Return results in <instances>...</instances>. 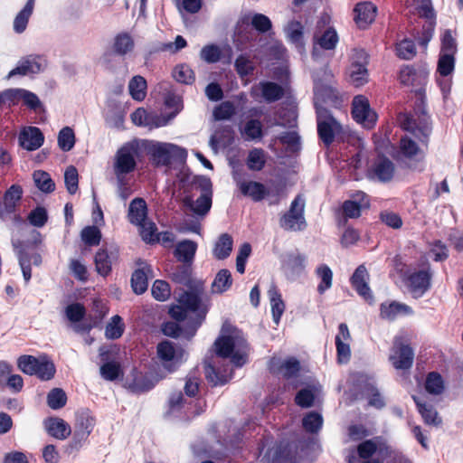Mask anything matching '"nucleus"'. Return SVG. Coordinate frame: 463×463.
<instances>
[{
	"mask_svg": "<svg viewBox=\"0 0 463 463\" xmlns=\"http://www.w3.org/2000/svg\"><path fill=\"white\" fill-rule=\"evenodd\" d=\"M305 202L300 194L291 202L289 210L279 219V225L286 231L300 232L306 229L307 222L304 216Z\"/></svg>",
	"mask_w": 463,
	"mask_h": 463,
	"instance_id": "9",
	"label": "nucleus"
},
{
	"mask_svg": "<svg viewBox=\"0 0 463 463\" xmlns=\"http://www.w3.org/2000/svg\"><path fill=\"white\" fill-rule=\"evenodd\" d=\"M44 427L48 434L58 439H67L71 433V426L61 418H48L44 420Z\"/></svg>",
	"mask_w": 463,
	"mask_h": 463,
	"instance_id": "31",
	"label": "nucleus"
},
{
	"mask_svg": "<svg viewBox=\"0 0 463 463\" xmlns=\"http://www.w3.org/2000/svg\"><path fill=\"white\" fill-rule=\"evenodd\" d=\"M399 148L401 154L408 159H412L418 155L420 156L419 160L424 158V154L420 151L419 146L411 138L403 137L400 139Z\"/></svg>",
	"mask_w": 463,
	"mask_h": 463,
	"instance_id": "42",
	"label": "nucleus"
},
{
	"mask_svg": "<svg viewBox=\"0 0 463 463\" xmlns=\"http://www.w3.org/2000/svg\"><path fill=\"white\" fill-rule=\"evenodd\" d=\"M173 78L179 83L191 85L195 80L194 71L187 64L176 65L172 72Z\"/></svg>",
	"mask_w": 463,
	"mask_h": 463,
	"instance_id": "51",
	"label": "nucleus"
},
{
	"mask_svg": "<svg viewBox=\"0 0 463 463\" xmlns=\"http://www.w3.org/2000/svg\"><path fill=\"white\" fill-rule=\"evenodd\" d=\"M196 250L197 243L195 241L183 240L177 243L174 255L178 261L192 265Z\"/></svg>",
	"mask_w": 463,
	"mask_h": 463,
	"instance_id": "33",
	"label": "nucleus"
},
{
	"mask_svg": "<svg viewBox=\"0 0 463 463\" xmlns=\"http://www.w3.org/2000/svg\"><path fill=\"white\" fill-rule=\"evenodd\" d=\"M96 424V419L89 409H83L76 413L74 432L70 443L71 449L78 450L89 438Z\"/></svg>",
	"mask_w": 463,
	"mask_h": 463,
	"instance_id": "8",
	"label": "nucleus"
},
{
	"mask_svg": "<svg viewBox=\"0 0 463 463\" xmlns=\"http://www.w3.org/2000/svg\"><path fill=\"white\" fill-rule=\"evenodd\" d=\"M234 68L240 77L244 78L253 74L255 65L253 61L245 54H240L235 61Z\"/></svg>",
	"mask_w": 463,
	"mask_h": 463,
	"instance_id": "56",
	"label": "nucleus"
},
{
	"mask_svg": "<svg viewBox=\"0 0 463 463\" xmlns=\"http://www.w3.org/2000/svg\"><path fill=\"white\" fill-rule=\"evenodd\" d=\"M368 281L369 273L365 266L363 264L359 265L350 278V283L352 288L359 296L371 303L373 300V297L368 285Z\"/></svg>",
	"mask_w": 463,
	"mask_h": 463,
	"instance_id": "23",
	"label": "nucleus"
},
{
	"mask_svg": "<svg viewBox=\"0 0 463 463\" xmlns=\"http://www.w3.org/2000/svg\"><path fill=\"white\" fill-rule=\"evenodd\" d=\"M247 140L260 139L263 137L262 124L259 119H249L242 131Z\"/></svg>",
	"mask_w": 463,
	"mask_h": 463,
	"instance_id": "60",
	"label": "nucleus"
},
{
	"mask_svg": "<svg viewBox=\"0 0 463 463\" xmlns=\"http://www.w3.org/2000/svg\"><path fill=\"white\" fill-rule=\"evenodd\" d=\"M67 395L61 388L52 389L47 395V404L52 410L61 409L66 405Z\"/></svg>",
	"mask_w": 463,
	"mask_h": 463,
	"instance_id": "59",
	"label": "nucleus"
},
{
	"mask_svg": "<svg viewBox=\"0 0 463 463\" xmlns=\"http://www.w3.org/2000/svg\"><path fill=\"white\" fill-rule=\"evenodd\" d=\"M429 71L423 65H403L399 72V80L404 86L418 88L419 91L427 84Z\"/></svg>",
	"mask_w": 463,
	"mask_h": 463,
	"instance_id": "14",
	"label": "nucleus"
},
{
	"mask_svg": "<svg viewBox=\"0 0 463 463\" xmlns=\"http://www.w3.org/2000/svg\"><path fill=\"white\" fill-rule=\"evenodd\" d=\"M370 172L380 182L387 183L393 178L395 166L392 160L382 155L375 159Z\"/></svg>",
	"mask_w": 463,
	"mask_h": 463,
	"instance_id": "25",
	"label": "nucleus"
},
{
	"mask_svg": "<svg viewBox=\"0 0 463 463\" xmlns=\"http://www.w3.org/2000/svg\"><path fill=\"white\" fill-rule=\"evenodd\" d=\"M455 68V56L442 53L439 55L436 82L440 88L444 96L449 93L451 88V76Z\"/></svg>",
	"mask_w": 463,
	"mask_h": 463,
	"instance_id": "15",
	"label": "nucleus"
},
{
	"mask_svg": "<svg viewBox=\"0 0 463 463\" xmlns=\"http://www.w3.org/2000/svg\"><path fill=\"white\" fill-rule=\"evenodd\" d=\"M35 0H27L24 8L16 14L14 20V31L22 33L26 30L29 19L33 14Z\"/></svg>",
	"mask_w": 463,
	"mask_h": 463,
	"instance_id": "35",
	"label": "nucleus"
},
{
	"mask_svg": "<svg viewBox=\"0 0 463 463\" xmlns=\"http://www.w3.org/2000/svg\"><path fill=\"white\" fill-rule=\"evenodd\" d=\"M357 196L361 197L359 201L346 200L343 203L342 210L346 218H358L361 216L362 209L370 206V201L365 194L361 193Z\"/></svg>",
	"mask_w": 463,
	"mask_h": 463,
	"instance_id": "34",
	"label": "nucleus"
},
{
	"mask_svg": "<svg viewBox=\"0 0 463 463\" xmlns=\"http://www.w3.org/2000/svg\"><path fill=\"white\" fill-rule=\"evenodd\" d=\"M80 237L87 246L93 247L99 245L102 235L97 226L90 225L81 230Z\"/></svg>",
	"mask_w": 463,
	"mask_h": 463,
	"instance_id": "57",
	"label": "nucleus"
},
{
	"mask_svg": "<svg viewBox=\"0 0 463 463\" xmlns=\"http://www.w3.org/2000/svg\"><path fill=\"white\" fill-rule=\"evenodd\" d=\"M33 181L37 188L46 194L52 193L55 190V184L49 173L43 170L34 171Z\"/></svg>",
	"mask_w": 463,
	"mask_h": 463,
	"instance_id": "49",
	"label": "nucleus"
},
{
	"mask_svg": "<svg viewBox=\"0 0 463 463\" xmlns=\"http://www.w3.org/2000/svg\"><path fill=\"white\" fill-rule=\"evenodd\" d=\"M184 350L169 340H163L156 345V358L167 373H173L180 366Z\"/></svg>",
	"mask_w": 463,
	"mask_h": 463,
	"instance_id": "10",
	"label": "nucleus"
},
{
	"mask_svg": "<svg viewBox=\"0 0 463 463\" xmlns=\"http://www.w3.org/2000/svg\"><path fill=\"white\" fill-rule=\"evenodd\" d=\"M316 274L320 279V283L317 285V292L323 295L332 287L333 272L326 264H321L317 268Z\"/></svg>",
	"mask_w": 463,
	"mask_h": 463,
	"instance_id": "44",
	"label": "nucleus"
},
{
	"mask_svg": "<svg viewBox=\"0 0 463 463\" xmlns=\"http://www.w3.org/2000/svg\"><path fill=\"white\" fill-rule=\"evenodd\" d=\"M44 141V136L37 127H28L19 135V143L21 146L28 151H33L42 146Z\"/></svg>",
	"mask_w": 463,
	"mask_h": 463,
	"instance_id": "26",
	"label": "nucleus"
},
{
	"mask_svg": "<svg viewBox=\"0 0 463 463\" xmlns=\"http://www.w3.org/2000/svg\"><path fill=\"white\" fill-rule=\"evenodd\" d=\"M350 80L355 87L365 84L368 80V71L364 64L352 62L350 67Z\"/></svg>",
	"mask_w": 463,
	"mask_h": 463,
	"instance_id": "52",
	"label": "nucleus"
},
{
	"mask_svg": "<svg viewBox=\"0 0 463 463\" xmlns=\"http://www.w3.org/2000/svg\"><path fill=\"white\" fill-rule=\"evenodd\" d=\"M148 209L146 201L141 197L134 198L128 207V219L131 224L138 225L147 220Z\"/></svg>",
	"mask_w": 463,
	"mask_h": 463,
	"instance_id": "30",
	"label": "nucleus"
},
{
	"mask_svg": "<svg viewBox=\"0 0 463 463\" xmlns=\"http://www.w3.org/2000/svg\"><path fill=\"white\" fill-rule=\"evenodd\" d=\"M75 145V135L70 127L62 128L58 134V146L63 152L71 151Z\"/></svg>",
	"mask_w": 463,
	"mask_h": 463,
	"instance_id": "58",
	"label": "nucleus"
},
{
	"mask_svg": "<svg viewBox=\"0 0 463 463\" xmlns=\"http://www.w3.org/2000/svg\"><path fill=\"white\" fill-rule=\"evenodd\" d=\"M232 285V278L229 269H222L218 271L213 283V293L222 294L227 291Z\"/></svg>",
	"mask_w": 463,
	"mask_h": 463,
	"instance_id": "40",
	"label": "nucleus"
},
{
	"mask_svg": "<svg viewBox=\"0 0 463 463\" xmlns=\"http://www.w3.org/2000/svg\"><path fill=\"white\" fill-rule=\"evenodd\" d=\"M338 41V34L333 27H328L321 36L317 38L315 37V43L318 44L326 51L334 50L336 47Z\"/></svg>",
	"mask_w": 463,
	"mask_h": 463,
	"instance_id": "46",
	"label": "nucleus"
},
{
	"mask_svg": "<svg viewBox=\"0 0 463 463\" xmlns=\"http://www.w3.org/2000/svg\"><path fill=\"white\" fill-rule=\"evenodd\" d=\"M165 375L154 377L147 373H143L137 368L134 367L130 371V379L127 383L128 391L135 394H141L152 390L159 380L163 379Z\"/></svg>",
	"mask_w": 463,
	"mask_h": 463,
	"instance_id": "16",
	"label": "nucleus"
},
{
	"mask_svg": "<svg viewBox=\"0 0 463 463\" xmlns=\"http://www.w3.org/2000/svg\"><path fill=\"white\" fill-rule=\"evenodd\" d=\"M351 114L355 122L367 129L373 128L378 118L376 112L371 109L368 99L363 95L354 98Z\"/></svg>",
	"mask_w": 463,
	"mask_h": 463,
	"instance_id": "13",
	"label": "nucleus"
},
{
	"mask_svg": "<svg viewBox=\"0 0 463 463\" xmlns=\"http://www.w3.org/2000/svg\"><path fill=\"white\" fill-rule=\"evenodd\" d=\"M425 391L431 395H440L445 390V383L441 374L438 372H430L424 382Z\"/></svg>",
	"mask_w": 463,
	"mask_h": 463,
	"instance_id": "37",
	"label": "nucleus"
},
{
	"mask_svg": "<svg viewBox=\"0 0 463 463\" xmlns=\"http://www.w3.org/2000/svg\"><path fill=\"white\" fill-rule=\"evenodd\" d=\"M246 346L244 339H239L233 335H220L214 341L216 355L221 358H230L237 367L242 366L247 361V354L241 351Z\"/></svg>",
	"mask_w": 463,
	"mask_h": 463,
	"instance_id": "5",
	"label": "nucleus"
},
{
	"mask_svg": "<svg viewBox=\"0 0 463 463\" xmlns=\"http://www.w3.org/2000/svg\"><path fill=\"white\" fill-rule=\"evenodd\" d=\"M141 264L143 266L132 273L130 279L132 289L137 295H141L147 290L148 277L153 273L150 265L145 262H141Z\"/></svg>",
	"mask_w": 463,
	"mask_h": 463,
	"instance_id": "28",
	"label": "nucleus"
},
{
	"mask_svg": "<svg viewBox=\"0 0 463 463\" xmlns=\"http://www.w3.org/2000/svg\"><path fill=\"white\" fill-rule=\"evenodd\" d=\"M354 20L360 29L367 28L375 19L376 6L371 2H361L354 8Z\"/></svg>",
	"mask_w": 463,
	"mask_h": 463,
	"instance_id": "24",
	"label": "nucleus"
},
{
	"mask_svg": "<svg viewBox=\"0 0 463 463\" xmlns=\"http://www.w3.org/2000/svg\"><path fill=\"white\" fill-rule=\"evenodd\" d=\"M413 311L406 304L397 301L390 303H382L380 306V316L383 319L393 321L401 315H411Z\"/></svg>",
	"mask_w": 463,
	"mask_h": 463,
	"instance_id": "32",
	"label": "nucleus"
},
{
	"mask_svg": "<svg viewBox=\"0 0 463 463\" xmlns=\"http://www.w3.org/2000/svg\"><path fill=\"white\" fill-rule=\"evenodd\" d=\"M144 149L153 166L184 165L187 158V151L172 143L146 140Z\"/></svg>",
	"mask_w": 463,
	"mask_h": 463,
	"instance_id": "1",
	"label": "nucleus"
},
{
	"mask_svg": "<svg viewBox=\"0 0 463 463\" xmlns=\"http://www.w3.org/2000/svg\"><path fill=\"white\" fill-rule=\"evenodd\" d=\"M412 400L425 424L432 426H439L441 424V418L439 416L438 411L432 404L422 401L415 395L412 396Z\"/></svg>",
	"mask_w": 463,
	"mask_h": 463,
	"instance_id": "29",
	"label": "nucleus"
},
{
	"mask_svg": "<svg viewBox=\"0 0 463 463\" xmlns=\"http://www.w3.org/2000/svg\"><path fill=\"white\" fill-rule=\"evenodd\" d=\"M397 55L402 60H411L416 55V46L412 40L403 39L396 45Z\"/></svg>",
	"mask_w": 463,
	"mask_h": 463,
	"instance_id": "63",
	"label": "nucleus"
},
{
	"mask_svg": "<svg viewBox=\"0 0 463 463\" xmlns=\"http://www.w3.org/2000/svg\"><path fill=\"white\" fill-rule=\"evenodd\" d=\"M284 265L293 272L301 271L306 266V256L298 250L288 252L285 256Z\"/></svg>",
	"mask_w": 463,
	"mask_h": 463,
	"instance_id": "53",
	"label": "nucleus"
},
{
	"mask_svg": "<svg viewBox=\"0 0 463 463\" xmlns=\"http://www.w3.org/2000/svg\"><path fill=\"white\" fill-rule=\"evenodd\" d=\"M261 95L269 102H275L284 97L285 90L281 85L273 81H261L260 83Z\"/></svg>",
	"mask_w": 463,
	"mask_h": 463,
	"instance_id": "36",
	"label": "nucleus"
},
{
	"mask_svg": "<svg viewBox=\"0 0 463 463\" xmlns=\"http://www.w3.org/2000/svg\"><path fill=\"white\" fill-rule=\"evenodd\" d=\"M137 153V146L133 144H126L117 151L114 168L118 175L129 174L136 169Z\"/></svg>",
	"mask_w": 463,
	"mask_h": 463,
	"instance_id": "17",
	"label": "nucleus"
},
{
	"mask_svg": "<svg viewBox=\"0 0 463 463\" xmlns=\"http://www.w3.org/2000/svg\"><path fill=\"white\" fill-rule=\"evenodd\" d=\"M236 114V108L232 101H223L213 109L215 120H227Z\"/></svg>",
	"mask_w": 463,
	"mask_h": 463,
	"instance_id": "62",
	"label": "nucleus"
},
{
	"mask_svg": "<svg viewBox=\"0 0 463 463\" xmlns=\"http://www.w3.org/2000/svg\"><path fill=\"white\" fill-rule=\"evenodd\" d=\"M192 265L184 263L177 266L171 273V279L174 282L189 286L192 282Z\"/></svg>",
	"mask_w": 463,
	"mask_h": 463,
	"instance_id": "55",
	"label": "nucleus"
},
{
	"mask_svg": "<svg viewBox=\"0 0 463 463\" xmlns=\"http://www.w3.org/2000/svg\"><path fill=\"white\" fill-rule=\"evenodd\" d=\"M237 185L243 196L250 197L254 202L262 201L269 194L265 185L257 181H240Z\"/></svg>",
	"mask_w": 463,
	"mask_h": 463,
	"instance_id": "27",
	"label": "nucleus"
},
{
	"mask_svg": "<svg viewBox=\"0 0 463 463\" xmlns=\"http://www.w3.org/2000/svg\"><path fill=\"white\" fill-rule=\"evenodd\" d=\"M403 129L411 132L421 144L428 145L432 132V125L430 115L424 109L416 112V116L406 115L402 122Z\"/></svg>",
	"mask_w": 463,
	"mask_h": 463,
	"instance_id": "7",
	"label": "nucleus"
},
{
	"mask_svg": "<svg viewBox=\"0 0 463 463\" xmlns=\"http://www.w3.org/2000/svg\"><path fill=\"white\" fill-rule=\"evenodd\" d=\"M118 259V249L110 246L100 248L95 254L94 263L96 271L102 277H107L112 270L113 261Z\"/></svg>",
	"mask_w": 463,
	"mask_h": 463,
	"instance_id": "20",
	"label": "nucleus"
},
{
	"mask_svg": "<svg viewBox=\"0 0 463 463\" xmlns=\"http://www.w3.org/2000/svg\"><path fill=\"white\" fill-rule=\"evenodd\" d=\"M17 366L24 373L35 375L41 381H50L56 373L54 363L46 354L39 357L30 354L21 355L17 360Z\"/></svg>",
	"mask_w": 463,
	"mask_h": 463,
	"instance_id": "4",
	"label": "nucleus"
},
{
	"mask_svg": "<svg viewBox=\"0 0 463 463\" xmlns=\"http://www.w3.org/2000/svg\"><path fill=\"white\" fill-rule=\"evenodd\" d=\"M125 331V324L122 317L115 315L106 326L105 336L108 339L116 340L122 336Z\"/></svg>",
	"mask_w": 463,
	"mask_h": 463,
	"instance_id": "47",
	"label": "nucleus"
},
{
	"mask_svg": "<svg viewBox=\"0 0 463 463\" xmlns=\"http://www.w3.org/2000/svg\"><path fill=\"white\" fill-rule=\"evenodd\" d=\"M135 43L132 36L128 33H119L114 38L113 51L119 56H125L132 52Z\"/></svg>",
	"mask_w": 463,
	"mask_h": 463,
	"instance_id": "38",
	"label": "nucleus"
},
{
	"mask_svg": "<svg viewBox=\"0 0 463 463\" xmlns=\"http://www.w3.org/2000/svg\"><path fill=\"white\" fill-rule=\"evenodd\" d=\"M247 166L251 171H261L266 165V153L262 148H252L249 151Z\"/></svg>",
	"mask_w": 463,
	"mask_h": 463,
	"instance_id": "43",
	"label": "nucleus"
},
{
	"mask_svg": "<svg viewBox=\"0 0 463 463\" xmlns=\"http://www.w3.org/2000/svg\"><path fill=\"white\" fill-rule=\"evenodd\" d=\"M152 296L158 301H165L171 295L170 285L162 279H156L152 285Z\"/></svg>",
	"mask_w": 463,
	"mask_h": 463,
	"instance_id": "64",
	"label": "nucleus"
},
{
	"mask_svg": "<svg viewBox=\"0 0 463 463\" xmlns=\"http://www.w3.org/2000/svg\"><path fill=\"white\" fill-rule=\"evenodd\" d=\"M357 456L362 459L373 458L378 452L384 458L391 457L392 449L383 440L382 437H374L359 443L356 448Z\"/></svg>",
	"mask_w": 463,
	"mask_h": 463,
	"instance_id": "18",
	"label": "nucleus"
},
{
	"mask_svg": "<svg viewBox=\"0 0 463 463\" xmlns=\"http://www.w3.org/2000/svg\"><path fill=\"white\" fill-rule=\"evenodd\" d=\"M146 80L140 75L134 76L129 83L128 90L132 99L137 101H142L146 95Z\"/></svg>",
	"mask_w": 463,
	"mask_h": 463,
	"instance_id": "41",
	"label": "nucleus"
},
{
	"mask_svg": "<svg viewBox=\"0 0 463 463\" xmlns=\"http://www.w3.org/2000/svg\"><path fill=\"white\" fill-rule=\"evenodd\" d=\"M100 375L107 381H116L119 377L123 376V370L118 362L112 361L104 363L100 366Z\"/></svg>",
	"mask_w": 463,
	"mask_h": 463,
	"instance_id": "54",
	"label": "nucleus"
},
{
	"mask_svg": "<svg viewBox=\"0 0 463 463\" xmlns=\"http://www.w3.org/2000/svg\"><path fill=\"white\" fill-rule=\"evenodd\" d=\"M323 426V417L317 411H309L302 419V427L308 433H317Z\"/></svg>",
	"mask_w": 463,
	"mask_h": 463,
	"instance_id": "45",
	"label": "nucleus"
},
{
	"mask_svg": "<svg viewBox=\"0 0 463 463\" xmlns=\"http://www.w3.org/2000/svg\"><path fill=\"white\" fill-rule=\"evenodd\" d=\"M23 188L20 184H12L0 199V219H4L7 214L14 213L17 211L20 201L23 197Z\"/></svg>",
	"mask_w": 463,
	"mask_h": 463,
	"instance_id": "21",
	"label": "nucleus"
},
{
	"mask_svg": "<svg viewBox=\"0 0 463 463\" xmlns=\"http://www.w3.org/2000/svg\"><path fill=\"white\" fill-rule=\"evenodd\" d=\"M325 101V98L320 100L319 96L317 95L314 100V108L318 138L325 146L329 147L335 142L336 136L343 132V128L332 112L322 105V102Z\"/></svg>",
	"mask_w": 463,
	"mask_h": 463,
	"instance_id": "2",
	"label": "nucleus"
},
{
	"mask_svg": "<svg viewBox=\"0 0 463 463\" xmlns=\"http://www.w3.org/2000/svg\"><path fill=\"white\" fill-rule=\"evenodd\" d=\"M139 228V234L142 240L147 243L159 241V234L156 223L150 220L145 221L142 224L137 225Z\"/></svg>",
	"mask_w": 463,
	"mask_h": 463,
	"instance_id": "50",
	"label": "nucleus"
},
{
	"mask_svg": "<svg viewBox=\"0 0 463 463\" xmlns=\"http://www.w3.org/2000/svg\"><path fill=\"white\" fill-rule=\"evenodd\" d=\"M351 334L348 326L341 323L338 326V333L335 335L336 361L338 364H347L351 358V348L349 342Z\"/></svg>",
	"mask_w": 463,
	"mask_h": 463,
	"instance_id": "22",
	"label": "nucleus"
},
{
	"mask_svg": "<svg viewBox=\"0 0 463 463\" xmlns=\"http://www.w3.org/2000/svg\"><path fill=\"white\" fill-rule=\"evenodd\" d=\"M178 303L183 305L187 311L195 312L194 319L189 320L185 326V331L188 338L193 337L197 329L201 326L207 314L206 307L202 306V299L198 293L194 291H183L177 298Z\"/></svg>",
	"mask_w": 463,
	"mask_h": 463,
	"instance_id": "6",
	"label": "nucleus"
},
{
	"mask_svg": "<svg viewBox=\"0 0 463 463\" xmlns=\"http://www.w3.org/2000/svg\"><path fill=\"white\" fill-rule=\"evenodd\" d=\"M202 194L194 201L190 195L183 199V203L198 216H205L211 210L213 203L212 183L210 179H203L199 184Z\"/></svg>",
	"mask_w": 463,
	"mask_h": 463,
	"instance_id": "12",
	"label": "nucleus"
},
{
	"mask_svg": "<svg viewBox=\"0 0 463 463\" xmlns=\"http://www.w3.org/2000/svg\"><path fill=\"white\" fill-rule=\"evenodd\" d=\"M271 463H292L291 450L287 445L279 444L269 450Z\"/></svg>",
	"mask_w": 463,
	"mask_h": 463,
	"instance_id": "48",
	"label": "nucleus"
},
{
	"mask_svg": "<svg viewBox=\"0 0 463 463\" xmlns=\"http://www.w3.org/2000/svg\"><path fill=\"white\" fill-rule=\"evenodd\" d=\"M233 240L228 233H222L218 238L213 249V255L217 260L227 259L232 250Z\"/></svg>",
	"mask_w": 463,
	"mask_h": 463,
	"instance_id": "39",
	"label": "nucleus"
},
{
	"mask_svg": "<svg viewBox=\"0 0 463 463\" xmlns=\"http://www.w3.org/2000/svg\"><path fill=\"white\" fill-rule=\"evenodd\" d=\"M203 371L206 380L213 386L226 384L232 376V371L229 364L216 365L208 359L203 362Z\"/></svg>",
	"mask_w": 463,
	"mask_h": 463,
	"instance_id": "19",
	"label": "nucleus"
},
{
	"mask_svg": "<svg viewBox=\"0 0 463 463\" xmlns=\"http://www.w3.org/2000/svg\"><path fill=\"white\" fill-rule=\"evenodd\" d=\"M389 361L397 370H409L414 361V351L411 345L402 337H396L391 350Z\"/></svg>",
	"mask_w": 463,
	"mask_h": 463,
	"instance_id": "11",
	"label": "nucleus"
},
{
	"mask_svg": "<svg viewBox=\"0 0 463 463\" xmlns=\"http://www.w3.org/2000/svg\"><path fill=\"white\" fill-rule=\"evenodd\" d=\"M301 365L295 357L286 359L279 366V371L287 380L296 377L300 372Z\"/></svg>",
	"mask_w": 463,
	"mask_h": 463,
	"instance_id": "61",
	"label": "nucleus"
},
{
	"mask_svg": "<svg viewBox=\"0 0 463 463\" xmlns=\"http://www.w3.org/2000/svg\"><path fill=\"white\" fill-rule=\"evenodd\" d=\"M418 267L419 269L407 273L403 279L409 293L416 299L430 289L433 278V270L426 257L420 258Z\"/></svg>",
	"mask_w": 463,
	"mask_h": 463,
	"instance_id": "3",
	"label": "nucleus"
}]
</instances>
